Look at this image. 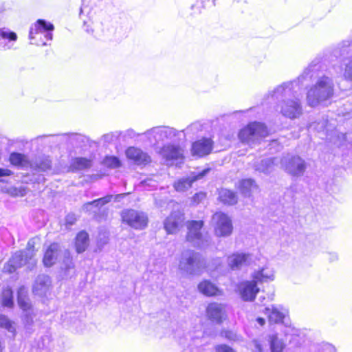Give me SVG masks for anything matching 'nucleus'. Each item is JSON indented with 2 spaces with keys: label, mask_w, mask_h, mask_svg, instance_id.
Segmentation results:
<instances>
[{
  "label": "nucleus",
  "mask_w": 352,
  "mask_h": 352,
  "mask_svg": "<svg viewBox=\"0 0 352 352\" xmlns=\"http://www.w3.org/2000/svg\"><path fill=\"white\" fill-rule=\"evenodd\" d=\"M295 80L298 81L301 89L306 81L314 82L307 92V101L310 107L326 104L334 95L335 85L330 69L319 58L314 59Z\"/></svg>",
  "instance_id": "nucleus-1"
},
{
  "label": "nucleus",
  "mask_w": 352,
  "mask_h": 352,
  "mask_svg": "<svg viewBox=\"0 0 352 352\" xmlns=\"http://www.w3.org/2000/svg\"><path fill=\"white\" fill-rule=\"evenodd\" d=\"M301 87L298 81L294 80L283 82L270 91L267 99L277 103L281 114L289 119H296L302 113L299 96Z\"/></svg>",
  "instance_id": "nucleus-2"
},
{
  "label": "nucleus",
  "mask_w": 352,
  "mask_h": 352,
  "mask_svg": "<svg viewBox=\"0 0 352 352\" xmlns=\"http://www.w3.org/2000/svg\"><path fill=\"white\" fill-rule=\"evenodd\" d=\"M201 125L199 123H193L188 126L185 130L178 131L176 129L165 126L153 127L142 135L147 139L151 145L165 141L174 140L175 138L184 133V135L188 133H196L200 130Z\"/></svg>",
  "instance_id": "nucleus-3"
},
{
  "label": "nucleus",
  "mask_w": 352,
  "mask_h": 352,
  "mask_svg": "<svg viewBox=\"0 0 352 352\" xmlns=\"http://www.w3.org/2000/svg\"><path fill=\"white\" fill-rule=\"evenodd\" d=\"M178 267L183 274L199 275L203 272L206 263L199 253L186 250L182 252Z\"/></svg>",
  "instance_id": "nucleus-4"
},
{
  "label": "nucleus",
  "mask_w": 352,
  "mask_h": 352,
  "mask_svg": "<svg viewBox=\"0 0 352 352\" xmlns=\"http://www.w3.org/2000/svg\"><path fill=\"white\" fill-rule=\"evenodd\" d=\"M54 30V26L52 23L45 19H38L30 28L28 38L31 44L47 45V41L53 38Z\"/></svg>",
  "instance_id": "nucleus-5"
},
{
  "label": "nucleus",
  "mask_w": 352,
  "mask_h": 352,
  "mask_svg": "<svg viewBox=\"0 0 352 352\" xmlns=\"http://www.w3.org/2000/svg\"><path fill=\"white\" fill-rule=\"evenodd\" d=\"M30 243H28V248L24 250L15 252L10 258L8 262L4 265V272L8 273L14 272L16 269L27 265L28 268L30 270L36 265V259L34 258V250L30 248Z\"/></svg>",
  "instance_id": "nucleus-6"
},
{
  "label": "nucleus",
  "mask_w": 352,
  "mask_h": 352,
  "mask_svg": "<svg viewBox=\"0 0 352 352\" xmlns=\"http://www.w3.org/2000/svg\"><path fill=\"white\" fill-rule=\"evenodd\" d=\"M203 226V221H191L188 222L187 225L188 231L186 235V240L194 247L199 249L208 248L211 241L210 236L207 233H202L201 228Z\"/></svg>",
  "instance_id": "nucleus-7"
},
{
  "label": "nucleus",
  "mask_w": 352,
  "mask_h": 352,
  "mask_svg": "<svg viewBox=\"0 0 352 352\" xmlns=\"http://www.w3.org/2000/svg\"><path fill=\"white\" fill-rule=\"evenodd\" d=\"M267 135L268 131L265 125L261 122H254L250 123L239 131V138L244 143L252 144Z\"/></svg>",
  "instance_id": "nucleus-8"
},
{
  "label": "nucleus",
  "mask_w": 352,
  "mask_h": 352,
  "mask_svg": "<svg viewBox=\"0 0 352 352\" xmlns=\"http://www.w3.org/2000/svg\"><path fill=\"white\" fill-rule=\"evenodd\" d=\"M336 56L342 58L343 77L347 81L352 82V41H344L334 50Z\"/></svg>",
  "instance_id": "nucleus-9"
},
{
  "label": "nucleus",
  "mask_w": 352,
  "mask_h": 352,
  "mask_svg": "<svg viewBox=\"0 0 352 352\" xmlns=\"http://www.w3.org/2000/svg\"><path fill=\"white\" fill-rule=\"evenodd\" d=\"M121 217L124 223L136 230L144 229L148 223L146 214L133 209L124 210Z\"/></svg>",
  "instance_id": "nucleus-10"
},
{
  "label": "nucleus",
  "mask_w": 352,
  "mask_h": 352,
  "mask_svg": "<svg viewBox=\"0 0 352 352\" xmlns=\"http://www.w3.org/2000/svg\"><path fill=\"white\" fill-rule=\"evenodd\" d=\"M282 168L294 176H301L307 168L306 163L299 156H294L287 154L280 160Z\"/></svg>",
  "instance_id": "nucleus-11"
},
{
  "label": "nucleus",
  "mask_w": 352,
  "mask_h": 352,
  "mask_svg": "<svg viewBox=\"0 0 352 352\" xmlns=\"http://www.w3.org/2000/svg\"><path fill=\"white\" fill-rule=\"evenodd\" d=\"M214 234L217 236H228L233 230L231 219L225 213L219 212L212 216Z\"/></svg>",
  "instance_id": "nucleus-12"
},
{
  "label": "nucleus",
  "mask_w": 352,
  "mask_h": 352,
  "mask_svg": "<svg viewBox=\"0 0 352 352\" xmlns=\"http://www.w3.org/2000/svg\"><path fill=\"white\" fill-rule=\"evenodd\" d=\"M17 300L19 306L24 312L23 316L24 324L27 329H29L33 324L34 314L27 297V291L24 287H20L18 290Z\"/></svg>",
  "instance_id": "nucleus-13"
},
{
  "label": "nucleus",
  "mask_w": 352,
  "mask_h": 352,
  "mask_svg": "<svg viewBox=\"0 0 352 352\" xmlns=\"http://www.w3.org/2000/svg\"><path fill=\"white\" fill-rule=\"evenodd\" d=\"M158 153L167 163L182 161L184 157V149L178 144H164L160 148Z\"/></svg>",
  "instance_id": "nucleus-14"
},
{
  "label": "nucleus",
  "mask_w": 352,
  "mask_h": 352,
  "mask_svg": "<svg viewBox=\"0 0 352 352\" xmlns=\"http://www.w3.org/2000/svg\"><path fill=\"white\" fill-rule=\"evenodd\" d=\"M206 316L211 322L220 324L227 317L226 305L219 302H211L206 307Z\"/></svg>",
  "instance_id": "nucleus-15"
},
{
  "label": "nucleus",
  "mask_w": 352,
  "mask_h": 352,
  "mask_svg": "<svg viewBox=\"0 0 352 352\" xmlns=\"http://www.w3.org/2000/svg\"><path fill=\"white\" fill-rule=\"evenodd\" d=\"M237 289L242 300L250 302L255 299L256 294L260 290L257 284L252 279L239 283Z\"/></svg>",
  "instance_id": "nucleus-16"
},
{
  "label": "nucleus",
  "mask_w": 352,
  "mask_h": 352,
  "mask_svg": "<svg viewBox=\"0 0 352 352\" xmlns=\"http://www.w3.org/2000/svg\"><path fill=\"white\" fill-rule=\"evenodd\" d=\"M210 171V168H205L198 173H192L186 177L178 179L174 183V188L177 192H184L191 188L193 182L202 179Z\"/></svg>",
  "instance_id": "nucleus-17"
},
{
  "label": "nucleus",
  "mask_w": 352,
  "mask_h": 352,
  "mask_svg": "<svg viewBox=\"0 0 352 352\" xmlns=\"http://www.w3.org/2000/svg\"><path fill=\"white\" fill-rule=\"evenodd\" d=\"M125 154L128 160L138 166H145L151 162V157L146 152L135 146L127 148Z\"/></svg>",
  "instance_id": "nucleus-18"
},
{
  "label": "nucleus",
  "mask_w": 352,
  "mask_h": 352,
  "mask_svg": "<svg viewBox=\"0 0 352 352\" xmlns=\"http://www.w3.org/2000/svg\"><path fill=\"white\" fill-rule=\"evenodd\" d=\"M18 40L17 34L8 28H0V51H8L15 49L14 45Z\"/></svg>",
  "instance_id": "nucleus-19"
},
{
  "label": "nucleus",
  "mask_w": 352,
  "mask_h": 352,
  "mask_svg": "<svg viewBox=\"0 0 352 352\" xmlns=\"http://www.w3.org/2000/svg\"><path fill=\"white\" fill-rule=\"evenodd\" d=\"M252 254L248 253L236 252L229 256L227 258L228 266L232 270H238L243 267L250 265Z\"/></svg>",
  "instance_id": "nucleus-20"
},
{
  "label": "nucleus",
  "mask_w": 352,
  "mask_h": 352,
  "mask_svg": "<svg viewBox=\"0 0 352 352\" xmlns=\"http://www.w3.org/2000/svg\"><path fill=\"white\" fill-rule=\"evenodd\" d=\"M184 214L179 211L173 212L164 221V228L168 234L177 232L182 226Z\"/></svg>",
  "instance_id": "nucleus-21"
},
{
  "label": "nucleus",
  "mask_w": 352,
  "mask_h": 352,
  "mask_svg": "<svg viewBox=\"0 0 352 352\" xmlns=\"http://www.w3.org/2000/svg\"><path fill=\"white\" fill-rule=\"evenodd\" d=\"M212 145L213 142L210 138H204L192 144V154L199 157L207 155L211 152Z\"/></svg>",
  "instance_id": "nucleus-22"
},
{
  "label": "nucleus",
  "mask_w": 352,
  "mask_h": 352,
  "mask_svg": "<svg viewBox=\"0 0 352 352\" xmlns=\"http://www.w3.org/2000/svg\"><path fill=\"white\" fill-rule=\"evenodd\" d=\"M252 279L258 285L272 281L274 279V271L268 265L255 270L251 275Z\"/></svg>",
  "instance_id": "nucleus-23"
},
{
  "label": "nucleus",
  "mask_w": 352,
  "mask_h": 352,
  "mask_svg": "<svg viewBox=\"0 0 352 352\" xmlns=\"http://www.w3.org/2000/svg\"><path fill=\"white\" fill-rule=\"evenodd\" d=\"M263 312L267 316L270 323H280L283 322V318L287 311L280 305H272L265 307Z\"/></svg>",
  "instance_id": "nucleus-24"
},
{
  "label": "nucleus",
  "mask_w": 352,
  "mask_h": 352,
  "mask_svg": "<svg viewBox=\"0 0 352 352\" xmlns=\"http://www.w3.org/2000/svg\"><path fill=\"white\" fill-rule=\"evenodd\" d=\"M61 136L63 138L67 139L68 144L74 147H83L88 142V138L81 134L78 133H69V134H62V135H41L37 138H43L46 137H56Z\"/></svg>",
  "instance_id": "nucleus-25"
},
{
  "label": "nucleus",
  "mask_w": 352,
  "mask_h": 352,
  "mask_svg": "<svg viewBox=\"0 0 352 352\" xmlns=\"http://www.w3.org/2000/svg\"><path fill=\"white\" fill-rule=\"evenodd\" d=\"M113 199V195H107L103 197L87 202L82 206V210L94 216L100 210V208L109 203Z\"/></svg>",
  "instance_id": "nucleus-26"
},
{
  "label": "nucleus",
  "mask_w": 352,
  "mask_h": 352,
  "mask_svg": "<svg viewBox=\"0 0 352 352\" xmlns=\"http://www.w3.org/2000/svg\"><path fill=\"white\" fill-rule=\"evenodd\" d=\"M61 250L58 243L51 244L46 250L43 262L45 267H51L56 263L58 258L60 256Z\"/></svg>",
  "instance_id": "nucleus-27"
},
{
  "label": "nucleus",
  "mask_w": 352,
  "mask_h": 352,
  "mask_svg": "<svg viewBox=\"0 0 352 352\" xmlns=\"http://www.w3.org/2000/svg\"><path fill=\"white\" fill-rule=\"evenodd\" d=\"M238 188L245 197H250L252 193L258 189V186L252 179H243L239 181Z\"/></svg>",
  "instance_id": "nucleus-28"
},
{
  "label": "nucleus",
  "mask_w": 352,
  "mask_h": 352,
  "mask_svg": "<svg viewBox=\"0 0 352 352\" xmlns=\"http://www.w3.org/2000/svg\"><path fill=\"white\" fill-rule=\"evenodd\" d=\"M278 163H280V160L276 157L263 159L255 164V169L260 173L268 174L274 170L275 166H277Z\"/></svg>",
  "instance_id": "nucleus-29"
},
{
  "label": "nucleus",
  "mask_w": 352,
  "mask_h": 352,
  "mask_svg": "<svg viewBox=\"0 0 352 352\" xmlns=\"http://www.w3.org/2000/svg\"><path fill=\"white\" fill-rule=\"evenodd\" d=\"M50 284V277L42 274L38 276L33 286V292L38 296L44 295Z\"/></svg>",
  "instance_id": "nucleus-30"
},
{
  "label": "nucleus",
  "mask_w": 352,
  "mask_h": 352,
  "mask_svg": "<svg viewBox=\"0 0 352 352\" xmlns=\"http://www.w3.org/2000/svg\"><path fill=\"white\" fill-rule=\"evenodd\" d=\"M219 200L225 205L232 206L237 203L238 197L235 192L222 188L219 191Z\"/></svg>",
  "instance_id": "nucleus-31"
},
{
  "label": "nucleus",
  "mask_w": 352,
  "mask_h": 352,
  "mask_svg": "<svg viewBox=\"0 0 352 352\" xmlns=\"http://www.w3.org/2000/svg\"><path fill=\"white\" fill-rule=\"evenodd\" d=\"M199 291L205 296H212L221 294L219 288L210 280H203L198 285Z\"/></svg>",
  "instance_id": "nucleus-32"
},
{
  "label": "nucleus",
  "mask_w": 352,
  "mask_h": 352,
  "mask_svg": "<svg viewBox=\"0 0 352 352\" xmlns=\"http://www.w3.org/2000/svg\"><path fill=\"white\" fill-rule=\"evenodd\" d=\"M92 165L91 160L86 157L73 158L70 163L72 170H80L90 168Z\"/></svg>",
  "instance_id": "nucleus-33"
},
{
  "label": "nucleus",
  "mask_w": 352,
  "mask_h": 352,
  "mask_svg": "<svg viewBox=\"0 0 352 352\" xmlns=\"http://www.w3.org/2000/svg\"><path fill=\"white\" fill-rule=\"evenodd\" d=\"M89 245V234L85 232H80L76 237V250L78 253H82L88 247Z\"/></svg>",
  "instance_id": "nucleus-34"
},
{
  "label": "nucleus",
  "mask_w": 352,
  "mask_h": 352,
  "mask_svg": "<svg viewBox=\"0 0 352 352\" xmlns=\"http://www.w3.org/2000/svg\"><path fill=\"white\" fill-rule=\"evenodd\" d=\"M0 328L6 329L14 338L16 336L15 323L11 321L6 316L0 315Z\"/></svg>",
  "instance_id": "nucleus-35"
},
{
  "label": "nucleus",
  "mask_w": 352,
  "mask_h": 352,
  "mask_svg": "<svg viewBox=\"0 0 352 352\" xmlns=\"http://www.w3.org/2000/svg\"><path fill=\"white\" fill-rule=\"evenodd\" d=\"M41 171H47L52 168V162L49 157H39L35 160L33 165Z\"/></svg>",
  "instance_id": "nucleus-36"
},
{
  "label": "nucleus",
  "mask_w": 352,
  "mask_h": 352,
  "mask_svg": "<svg viewBox=\"0 0 352 352\" xmlns=\"http://www.w3.org/2000/svg\"><path fill=\"white\" fill-rule=\"evenodd\" d=\"M74 265L72 262L70 253L67 250H65L63 252V261L61 266L62 270L65 271V275L70 276V270H74Z\"/></svg>",
  "instance_id": "nucleus-37"
},
{
  "label": "nucleus",
  "mask_w": 352,
  "mask_h": 352,
  "mask_svg": "<svg viewBox=\"0 0 352 352\" xmlns=\"http://www.w3.org/2000/svg\"><path fill=\"white\" fill-rule=\"evenodd\" d=\"M270 344L272 352H282L284 348V343L276 335L270 336Z\"/></svg>",
  "instance_id": "nucleus-38"
},
{
  "label": "nucleus",
  "mask_w": 352,
  "mask_h": 352,
  "mask_svg": "<svg viewBox=\"0 0 352 352\" xmlns=\"http://www.w3.org/2000/svg\"><path fill=\"white\" fill-rule=\"evenodd\" d=\"M103 164L110 168H116L121 166V162L118 157L106 156L102 162Z\"/></svg>",
  "instance_id": "nucleus-39"
},
{
  "label": "nucleus",
  "mask_w": 352,
  "mask_h": 352,
  "mask_svg": "<svg viewBox=\"0 0 352 352\" xmlns=\"http://www.w3.org/2000/svg\"><path fill=\"white\" fill-rule=\"evenodd\" d=\"M10 162L14 166H22L25 162V156L19 153H12L10 155Z\"/></svg>",
  "instance_id": "nucleus-40"
},
{
  "label": "nucleus",
  "mask_w": 352,
  "mask_h": 352,
  "mask_svg": "<svg viewBox=\"0 0 352 352\" xmlns=\"http://www.w3.org/2000/svg\"><path fill=\"white\" fill-rule=\"evenodd\" d=\"M2 304L4 307H12L13 306V296L10 289L4 291L2 296Z\"/></svg>",
  "instance_id": "nucleus-41"
},
{
  "label": "nucleus",
  "mask_w": 352,
  "mask_h": 352,
  "mask_svg": "<svg viewBox=\"0 0 352 352\" xmlns=\"http://www.w3.org/2000/svg\"><path fill=\"white\" fill-rule=\"evenodd\" d=\"M220 336L230 341H239L241 339V337L239 335H237L235 332L230 330H221L220 332Z\"/></svg>",
  "instance_id": "nucleus-42"
},
{
  "label": "nucleus",
  "mask_w": 352,
  "mask_h": 352,
  "mask_svg": "<svg viewBox=\"0 0 352 352\" xmlns=\"http://www.w3.org/2000/svg\"><path fill=\"white\" fill-rule=\"evenodd\" d=\"M120 131L111 132L102 135V140L104 143L110 144L118 140L120 135Z\"/></svg>",
  "instance_id": "nucleus-43"
},
{
  "label": "nucleus",
  "mask_w": 352,
  "mask_h": 352,
  "mask_svg": "<svg viewBox=\"0 0 352 352\" xmlns=\"http://www.w3.org/2000/svg\"><path fill=\"white\" fill-rule=\"evenodd\" d=\"M317 127L321 131H325L326 137L329 135V132L331 131V127L328 125V122L327 120H322L321 122H318L317 124Z\"/></svg>",
  "instance_id": "nucleus-44"
},
{
  "label": "nucleus",
  "mask_w": 352,
  "mask_h": 352,
  "mask_svg": "<svg viewBox=\"0 0 352 352\" xmlns=\"http://www.w3.org/2000/svg\"><path fill=\"white\" fill-rule=\"evenodd\" d=\"M216 352H235L231 347L226 344H219L215 346Z\"/></svg>",
  "instance_id": "nucleus-45"
},
{
  "label": "nucleus",
  "mask_w": 352,
  "mask_h": 352,
  "mask_svg": "<svg viewBox=\"0 0 352 352\" xmlns=\"http://www.w3.org/2000/svg\"><path fill=\"white\" fill-rule=\"evenodd\" d=\"M216 0H199V3L201 5V8H211L215 6Z\"/></svg>",
  "instance_id": "nucleus-46"
},
{
  "label": "nucleus",
  "mask_w": 352,
  "mask_h": 352,
  "mask_svg": "<svg viewBox=\"0 0 352 352\" xmlns=\"http://www.w3.org/2000/svg\"><path fill=\"white\" fill-rule=\"evenodd\" d=\"M206 197V194L204 192H198L196 193L192 197V201L195 204H199L201 201H202Z\"/></svg>",
  "instance_id": "nucleus-47"
},
{
  "label": "nucleus",
  "mask_w": 352,
  "mask_h": 352,
  "mask_svg": "<svg viewBox=\"0 0 352 352\" xmlns=\"http://www.w3.org/2000/svg\"><path fill=\"white\" fill-rule=\"evenodd\" d=\"M190 8L192 10L193 14H200L201 12V9H203L199 2L192 5Z\"/></svg>",
  "instance_id": "nucleus-48"
},
{
  "label": "nucleus",
  "mask_w": 352,
  "mask_h": 352,
  "mask_svg": "<svg viewBox=\"0 0 352 352\" xmlns=\"http://www.w3.org/2000/svg\"><path fill=\"white\" fill-rule=\"evenodd\" d=\"M339 256L336 252H328L327 259L329 262H336L338 260Z\"/></svg>",
  "instance_id": "nucleus-49"
},
{
  "label": "nucleus",
  "mask_w": 352,
  "mask_h": 352,
  "mask_svg": "<svg viewBox=\"0 0 352 352\" xmlns=\"http://www.w3.org/2000/svg\"><path fill=\"white\" fill-rule=\"evenodd\" d=\"M142 134V133H141V134L136 133V132L133 129H128L125 132V136L130 138H134L139 135L143 136Z\"/></svg>",
  "instance_id": "nucleus-50"
},
{
  "label": "nucleus",
  "mask_w": 352,
  "mask_h": 352,
  "mask_svg": "<svg viewBox=\"0 0 352 352\" xmlns=\"http://www.w3.org/2000/svg\"><path fill=\"white\" fill-rule=\"evenodd\" d=\"M12 174V170L7 168H0V177L10 176Z\"/></svg>",
  "instance_id": "nucleus-51"
},
{
  "label": "nucleus",
  "mask_w": 352,
  "mask_h": 352,
  "mask_svg": "<svg viewBox=\"0 0 352 352\" xmlns=\"http://www.w3.org/2000/svg\"><path fill=\"white\" fill-rule=\"evenodd\" d=\"M66 223L69 225H73L76 221L74 214H68L65 219Z\"/></svg>",
  "instance_id": "nucleus-52"
},
{
  "label": "nucleus",
  "mask_w": 352,
  "mask_h": 352,
  "mask_svg": "<svg viewBox=\"0 0 352 352\" xmlns=\"http://www.w3.org/2000/svg\"><path fill=\"white\" fill-rule=\"evenodd\" d=\"M254 352H264L261 345L257 342H254Z\"/></svg>",
  "instance_id": "nucleus-53"
},
{
  "label": "nucleus",
  "mask_w": 352,
  "mask_h": 352,
  "mask_svg": "<svg viewBox=\"0 0 352 352\" xmlns=\"http://www.w3.org/2000/svg\"><path fill=\"white\" fill-rule=\"evenodd\" d=\"M7 11L6 4L4 1H0V14Z\"/></svg>",
  "instance_id": "nucleus-54"
},
{
  "label": "nucleus",
  "mask_w": 352,
  "mask_h": 352,
  "mask_svg": "<svg viewBox=\"0 0 352 352\" xmlns=\"http://www.w3.org/2000/svg\"><path fill=\"white\" fill-rule=\"evenodd\" d=\"M84 28L87 33L93 32V30L90 28V25L86 21L84 22Z\"/></svg>",
  "instance_id": "nucleus-55"
},
{
  "label": "nucleus",
  "mask_w": 352,
  "mask_h": 352,
  "mask_svg": "<svg viewBox=\"0 0 352 352\" xmlns=\"http://www.w3.org/2000/svg\"><path fill=\"white\" fill-rule=\"evenodd\" d=\"M256 321L261 326L264 325V324L265 323V320L261 317L257 318Z\"/></svg>",
  "instance_id": "nucleus-56"
},
{
  "label": "nucleus",
  "mask_w": 352,
  "mask_h": 352,
  "mask_svg": "<svg viewBox=\"0 0 352 352\" xmlns=\"http://www.w3.org/2000/svg\"><path fill=\"white\" fill-rule=\"evenodd\" d=\"M322 352H336L334 349L331 346L327 347L325 350L322 351Z\"/></svg>",
  "instance_id": "nucleus-57"
}]
</instances>
